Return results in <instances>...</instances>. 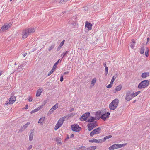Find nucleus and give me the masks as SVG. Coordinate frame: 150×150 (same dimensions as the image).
Segmentation results:
<instances>
[{"instance_id": "obj_15", "label": "nucleus", "mask_w": 150, "mask_h": 150, "mask_svg": "<svg viewBox=\"0 0 150 150\" xmlns=\"http://www.w3.org/2000/svg\"><path fill=\"white\" fill-rule=\"evenodd\" d=\"M110 115V113L109 112H107L106 113L102 115L100 118L103 120H105L106 118H108L109 115Z\"/></svg>"}, {"instance_id": "obj_10", "label": "nucleus", "mask_w": 150, "mask_h": 150, "mask_svg": "<svg viewBox=\"0 0 150 150\" xmlns=\"http://www.w3.org/2000/svg\"><path fill=\"white\" fill-rule=\"evenodd\" d=\"M58 108V104L56 103L53 106L48 112V114L50 115L53 113V111Z\"/></svg>"}, {"instance_id": "obj_54", "label": "nucleus", "mask_w": 150, "mask_h": 150, "mask_svg": "<svg viewBox=\"0 0 150 150\" xmlns=\"http://www.w3.org/2000/svg\"><path fill=\"white\" fill-rule=\"evenodd\" d=\"M28 108V105H26L25 106V109H27Z\"/></svg>"}, {"instance_id": "obj_23", "label": "nucleus", "mask_w": 150, "mask_h": 150, "mask_svg": "<svg viewBox=\"0 0 150 150\" xmlns=\"http://www.w3.org/2000/svg\"><path fill=\"white\" fill-rule=\"evenodd\" d=\"M95 120V118L93 117H91L88 119V121L90 123H91L93 122L94 121V120Z\"/></svg>"}, {"instance_id": "obj_32", "label": "nucleus", "mask_w": 150, "mask_h": 150, "mask_svg": "<svg viewBox=\"0 0 150 150\" xmlns=\"http://www.w3.org/2000/svg\"><path fill=\"white\" fill-rule=\"evenodd\" d=\"M104 65L105 68V74L106 75H107L108 73V69L107 67L106 66V64H104Z\"/></svg>"}, {"instance_id": "obj_48", "label": "nucleus", "mask_w": 150, "mask_h": 150, "mask_svg": "<svg viewBox=\"0 0 150 150\" xmlns=\"http://www.w3.org/2000/svg\"><path fill=\"white\" fill-rule=\"evenodd\" d=\"M32 98L31 97H29L28 98V100L29 102H31L32 101Z\"/></svg>"}, {"instance_id": "obj_59", "label": "nucleus", "mask_w": 150, "mask_h": 150, "mask_svg": "<svg viewBox=\"0 0 150 150\" xmlns=\"http://www.w3.org/2000/svg\"><path fill=\"white\" fill-rule=\"evenodd\" d=\"M68 0H62L61 1H64L65 2H66Z\"/></svg>"}, {"instance_id": "obj_42", "label": "nucleus", "mask_w": 150, "mask_h": 150, "mask_svg": "<svg viewBox=\"0 0 150 150\" xmlns=\"http://www.w3.org/2000/svg\"><path fill=\"white\" fill-rule=\"evenodd\" d=\"M38 111V110L37 109V108L33 110H32L31 112V114H32L33 113H35V112H37Z\"/></svg>"}, {"instance_id": "obj_27", "label": "nucleus", "mask_w": 150, "mask_h": 150, "mask_svg": "<svg viewBox=\"0 0 150 150\" xmlns=\"http://www.w3.org/2000/svg\"><path fill=\"white\" fill-rule=\"evenodd\" d=\"M69 52V51H67L66 52H63L61 55V56H62V59L63 58V57H64L65 56H67Z\"/></svg>"}, {"instance_id": "obj_38", "label": "nucleus", "mask_w": 150, "mask_h": 150, "mask_svg": "<svg viewBox=\"0 0 150 150\" xmlns=\"http://www.w3.org/2000/svg\"><path fill=\"white\" fill-rule=\"evenodd\" d=\"M103 142H104L103 139H100L97 140V143H101Z\"/></svg>"}, {"instance_id": "obj_40", "label": "nucleus", "mask_w": 150, "mask_h": 150, "mask_svg": "<svg viewBox=\"0 0 150 150\" xmlns=\"http://www.w3.org/2000/svg\"><path fill=\"white\" fill-rule=\"evenodd\" d=\"M60 60V59H59L58 61L54 64V67L56 68Z\"/></svg>"}, {"instance_id": "obj_50", "label": "nucleus", "mask_w": 150, "mask_h": 150, "mask_svg": "<svg viewBox=\"0 0 150 150\" xmlns=\"http://www.w3.org/2000/svg\"><path fill=\"white\" fill-rule=\"evenodd\" d=\"M63 76H62L61 77H60V81L61 82L63 80Z\"/></svg>"}, {"instance_id": "obj_4", "label": "nucleus", "mask_w": 150, "mask_h": 150, "mask_svg": "<svg viewBox=\"0 0 150 150\" xmlns=\"http://www.w3.org/2000/svg\"><path fill=\"white\" fill-rule=\"evenodd\" d=\"M126 145V144H114L110 146L109 147L108 149L110 150H113L115 149L124 146Z\"/></svg>"}, {"instance_id": "obj_9", "label": "nucleus", "mask_w": 150, "mask_h": 150, "mask_svg": "<svg viewBox=\"0 0 150 150\" xmlns=\"http://www.w3.org/2000/svg\"><path fill=\"white\" fill-rule=\"evenodd\" d=\"M71 129L73 131L79 132L81 129V128L78 125H74L71 126Z\"/></svg>"}, {"instance_id": "obj_57", "label": "nucleus", "mask_w": 150, "mask_h": 150, "mask_svg": "<svg viewBox=\"0 0 150 150\" xmlns=\"http://www.w3.org/2000/svg\"><path fill=\"white\" fill-rule=\"evenodd\" d=\"M73 115V114L72 113H71L70 115H68V117H69L70 116H71L72 115Z\"/></svg>"}, {"instance_id": "obj_12", "label": "nucleus", "mask_w": 150, "mask_h": 150, "mask_svg": "<svg viewBox=\"0 0 150 150\" xmlns=\"http://www.w3.org/2000/svg\"><path fill=\"white\" fill-rule=\"evenodd\" d=\"M16 100V97L14 96H11L9 99L8 103L9 104H13L14 102Z\"/></svg>"}, {"instance_id": "obj_28", "label": "nucleus", "mask_w": 150, "mask_h": 150, "mask_svg": "<svg viewBox=\"0 0 150 150\" xmlns=\"http://www.w3.org/2000/svg\"><path fill=\"white\" fill-rule=\"evenodd\" d=\"M144 46H142V47H141L140 48V53L141 54H142L144 53Z\"/></svg>"}, {"instance_id": "obj_11", "label": "nucleus", "mask_w": 150, "mask_h": 150, "mask_svg": "<svg viewBox=\"0 0 150 150\" xmlns=\"http://www.w3.org/2000/svg\"><path fill=\"white\" fill-rule=\"evenodd\" d=\"M90 113L89 112L83 114L80 118L81 121H86L87 118H88L90 115Z\"/></svg>"}, {"instance_id": "obj_18", "label": "nucleus", "mask_w": 150, "mask_h": 150, "mask_svg": "<svg viewBox=\"0 0 150 150\" xmlns=\"http://www.w3.org/2000/svg\"><path fill=\"white\" fill-rule=\"evenodd\" d=\"M34 135V130H30V133L29 136V140L30 141L32 140Z\"/></svg>"}, {"instance_id": "obj_53", "label": "nucleus", "mask_w": 150, "mask_h": 150, "mask_svg": "<svg viewBox=\"0 0 150 150\" xmlns=\"http://www.w3.org/2000/svg\"><path fill=\"white\" fill-rule=\"evenodd\" d=\"M132 43L135 44V41H134V40H132Z\"/></svg>"}, {"instance_id": "obj_6", "label": "nucleus", "mask_w": 150, "mask_h": 150, "mask_svg": "<svg viewBox=\"0 0 150 150\" xmlns=\"http://www.w3.org/2000/svg\"><path fill=\"white\" fill-rule=\"evenodd\" d=\"M97 125V124L96 123V122L89 123L88 125V129L89 131H90Z\"/></svg>"}, {"instance_id": "obj_56", "label": "nucleus", "mask_w": 150, "mask_h": 150, "mask_svg": "<svg viewBox=\"0 0 150 150\" xmlns=\"http://www.w3.org/2000/svg\"><path fill=\"white\" fill-rule=\"evenodd\" d=\"M27 53H24V54L23 55V56L24 57H25V56L26 55H27Z\"/></svg>"}, {"instance_id": "obj_8", "label": "nucleus", "mask_w": 150, "mask_h": 150, "mask_svg": "<svg viewBox=\"0 0 150 150\" xmlns=\"http://www.w3.org/2000/svg\"><path fill=\"white\" fill-rule=\"evenodd\" d=\"M12 25L11 23H6L1 27L0 31L1 32L7 30Z\"/></svg>"}, {"instance_id": "obj_58", "label": "nucleus", "mask_w": 150, "mask_h": 150, "mask_svg": "<svg viewBox=\"0 0 150 150\" xmlns=\"http://www.w3.org/2000/svg\"><path fill=\"white\" fill-rule=\"evenodd\" d=\"M69 138V137L67 136V137L65 138V140H67Z\"/></svg>"}, {"instance_id": "obj_33", "label": "nucleus", "mask_w": 150, "mask_h": 150, "mask_svg": "<svg viewBox=\"0 0 150 150\" xmlns=\"http://www.w3.org/2000/svg\"><path fill=\"white\" fill-rule=\"evenodd\" d=\"M64 40H63L60 43L58 47V48L60 49L62 47L64 43Z\"/></svg>"}, {"instance_id": "obj_51", "label": "nucleus", "mask_w": 150, "mask_h": 150, "mask_svg": "<svg viewBox=\"0 0 150 150\" xmlns=\"http://www.w3.org/2000/svg\"><path fill=\"white\" fill-rule=\"evenodd\" d=\"M86 150H92L91 149V146L90 147H88V148H86Z\"/></svg>"}, {"instance_id": "obj_49", "label": "nucleus", "mask_w": 150, "mask_h": 150, "mask_svg": "<svg viewBox=\"0 0 150 150\" xmlns=\"http://www.w3.org/2000/svg\"><path fill=\"white\" fill-rule=\"evenodd\" d=\"M53 72V70H51L48 74V76H50Z\"/></svg>"}, {"instance_id": "obj_7", "label": "nucleus", "mask_w": 150, "mask_h": 150, "mask_svg": "<svg viewBox=\"0 0 150 150\" xmlns=\"http://www.w3.org/2000/svg\"><path fill=\"white\" fill-rule=\"evenodd\" d=\"M133 98L132 92L131 91H128L126 93L125 99L127 101H129Z\"/></svg>"}, {"instance_id": "obj_14", "label": "nucleus", "mask_w": 150, "mask_h": 150, "mask_svg": "<svg viewBox=\"0 0 150 150\" xmlns=\"http://www.w3.org/2000/svg\"><path fill=\"white\" fill-rule=\"evenodd\" d=\"M30 122H28L26 124L23 125L21 127V128L19 130V132H22L30 124Z\"/></svg>"}, {"instance_id": "obj_34", "label": "nucleus", "mask_w": 150, "mask_h": 150, "mask_svg": "<svg viewBox=\"0 0 150 150\" xmlns=\"http://www.w3.org/2000/svg\"><path fill=\"white\" fill-rule=\"evenodd\" d=\"M55 45L52 44L48 48V50L49 51H51L53 49Z\"/></svg>"}, {"instance_id": "obj_16", "label": "nucleus", "mask_w": 150, "mask_h": 150, "mask_svg": "<svg viewBox=\"0 0 150 150\" xmlns=\"http://www.w3.org/2000/svg\"><path fill=\"white\" fill-rule=\"evenodd\" d=\"M66 117L64 116L60 118L58 121L57 123L59 124L61 126L63 123L64 121L65 120Z\"/></svg>"}, {"instance_id": "obj_64", "label": "nucleus", "mask_w": 150, "mask_h": 150, "mask_svg": "<svg viewBox=\"0 0 150 150\" xmlns=\"http://www.w3.org/2000/svg\"><path fill=\"white\" fill-rule=\"evenodd\" d=\"M68 72H65L64 74H67Z\"/></svg>"}, {"instance_id": "obj_62", "label": "nucleus", "mask_w": 150, "mask_h": 150, "mask_svg": "<svg viewBox=\"0 0 150 150\" xmlns=\"http://www.w3.org/2000/svg\"><path fill=\"white\" fill-rule=\"evenodd\" d=\"M1 74H2V72L1 71H0V76Z\"/></svg>"}, {"instance_id": "obj_35", "label": "nucleus", "mask_w": 150, "mask_h": 150, "mask_svg": "<svg viewBox=\"0 0 150 150\" xmlns=\"http://www.w3.org/2000/svg\"><path fill=\"white\" fill-rule=\"evenodd\" d=\"M46 103V102H44V104L43 105H42L41 106H39V107H38L37 109L38 111H39V110H40V109H41L42 108V107L44 105H45V104Z\"/></svg>"}, {"instance_id": "obj_55", "label": "nucleus", "mask_w": 150, "mask_h": 150, "mask_svg": "<svg viewBox=\"0 0 150 150\" xmlns=\"http://www.w3.org/2000/svg\"><path fill=\"white\" fill-rule=\"evenodd\" d=\"M150 39L149 38H147V42H148L149 40Z\"/></svg>"}, {"instance_id": "obj_60", "label": "nucleus", "mask_w": 150, "mask_h": 150, "mask_svg": "<svg viewBox=\"0 0 150 150\" xmlns=\"http://www.w3.org/2000/svg\"><path fill=\"white\" fill-rule=\"evenodd\" d=\"M74 135L73 134H72L71 136V137H74Z\"/></svg>"}, {"instance_id": "obj_46", "label": "nucleus", "mask_w": 150, "mask_h": 150, "mask_svg": "<svg viewBox=\"0 0 150 150\" xmlns=\"http://www.w3.org/2000/svg\"><path fill=\"white\" fill-rule=\"evenodd\" d=\"M27 62H22V64L21 65H22L23 66V65H25L27 64Z\"/></svg>"}, {"instance_id": "obj_45", "label": "nucleus", "mask_w": 150, "mask_h": 150, "mask_svg": "<svg viewBox=\"0 0 150 150\" xmlns=\"http://www.w3.org/2000/svg\"><path fill=\"white\" fill-rule=\"evenodd\" d=\"M56 141L57 142V143L59 144H60V145L62 144V143L61 142H59V141H58V138H56Z\"/></svg>"}, {"instance_id": "obj_2", "label": "nucleus", "mask_w": 150, "mask_h": 150, "mask_svg": "<svg viewBox=\"0 0 150 150\" xmlns=\"http://www.w3.org/2000/svg\"><path fill=\"white\" fill-rule=\"evenodd\" d=\"M119 103L117 99H115L113 100L109 105V108L110 110H114L117 107Z\"/></svg>"}, {"instance_id": "obj_43", "label": "nucleus", "mask_w": 150, "mask_h": 150, "mask_svg": "<svg viewBox=\"0 0 150 150\" xmlns=\"http://www.w3.org/2000/svg\"><path fill=\"white\" fill-rule=\"evenodd\" d=\"M92 150H95L96 149V146H91Z\"/></svg>"}, {"instance_id": "obj_5", "label": "nucleus", "mask_w": 150, "mask_h": 150, "mask_svg": "<svg viewBox=\"0 0 150 150\" xmlns=\"http://www.w3.org/2000/svg\"><path fill=\"white\" fill-rule=\"evenodd\" d=\"M101 130V128L100 127H99L97 128L94 129L90 133V136L93 137L95 134H99Z\"/></svg>"}, {"instance_id": "obj_20", "label": "nucleus", "mask_w": 150, "mask_h": 150, "mask_svg": "<svg viewBox=\"0 0 150 150\" xmlns=\"http://www.w3.org/2000/svg\"><path fill=\"white\" fill-rule=\"evenodd\" d=\"M149 75V73L148 72H144L143 73L141 77L143 78H145L148 76Z\"/></svg>"}, {"instance_id": "obj_31", "label": "nucleus", "mask_w": 150, "mask_h": 150, "mask_svg": "<svg viewBox=\"0 0 150 150\" xmlns=\"http://www.w3.org/2000/svg\"><path fill=\"white\" fill-rule=\"evenodd\" d=\"M140 91H137L136 92H135L134 93L132 92V95L133 96V98L136 96L137 95H138L140 93Z\"/></svg>"}, {"instance_id": "obj_30", "label": "nucleus", "mask_w": 150, "mask_h": 150, "mask_svg": "<svg viewBox=\"0 0 150 150\" xmlns=\"http://www.w3.org/2000/svg\"><path fill=\"white\" fill-rule=\"evenodd\" d=\"M112 137V136L111 135H108L105 137L103 139L104 142H105L107 139L110 138Z\"/></svg>"}, {"instance_id": "obj_19", "label": "nucleus", "mask_w": 150, "mask_h": 150, "mask_svg": "<svg viewBox=\"0 0 150 150\" xmlns=\"http://www.w3.org/2000/svg\"><path fill=\"white\" fill-rule=\"evenodd\" d=\"M22 67L23 66L22 65H20L18 66V68L16 69L15 71H16V72H20L22 71L23 70Z\"/></svg>"}, {"instance_id": "obj_25", "label": "nucleus", "mask_w": 150, "mask_h": 150, "mask_svg": "<svg viewBox=\"0 0 150 150\" xmlns=\"http://www.w3.org/2000/svg\"><path fill=\"white\" fill-rule=\"evenodd\" d=\"M61 126V125L57 123L54 127V130L56 131Z\"/></svg>"}, {"instance_id": "obj_29", "label": "nucleus", "mask_w": 150, "mask_h": 150, "mask_svg": "<svg viewBox=\"0 0 150 150\" xmlns=\"http://www.w3.org/2000/svg\"><path fill=\"white\" fill-rule=\"evenodd\" d=\"M96 80V79L95 78H94L91 81V84L92 86H93L94 85Z\"/></svg>"}, {"instance_id": "obj_22", "label": "nucleus", "mask_w": 150, "mask_h": 150, "mask_svg": "<svg viewBox=\"0 0 150 150\" xmlns=\"http://www.w3.org/2000/svg\"><path fill=\"white\" fill-rule=\"evenodd\" d=\"M45 119V117L40 118L38 122V123L41 124V125H42V123L44 121Z\"/></svg>"}, {"instance_id": "obj_1", "label": "nucleus", "mask_w": 150, "mask_h": 150, "mask_svg": "<svg viewBox=\"0 0 150 150\" xmlns=\"http://www.w3.org/2000/svg\"><path fill=\"white\" fill-rule=\"evenodd\" d=\"M35 31L34 28H31L23 30L22 33V37L23 39H25L30 34L33 33Z\"/></svg>"}, {"instance_id": "obj_13", "label": "nucleus", "mask_w": 150, "mask_h": 150, "mask_svg": "<svg viewBox=\"0 0 150 150\" xmlns=\"http://www.w3.org/2000/svg\"><path fill=\"white\" fill-rule=\"evenodd\" d=\"M92 25L88 21H86L85 23V27L87 28V30H90L92 29Z\"/></svg>"}, {"instance_id": "obj_39", "label": "nucleus", "mask_w": 150, "mask_h": 150, "mask_svg": "<svg viewBox=\"0 0 150 150\" xmlns=\"http://www.w3.org/2000/svg\"><path fill=\"white\" fill-rule=\"evenodd\" d=\"M149 52V49L148 48H147L146 50V51L145 52V55L146 57L148 56V52Z\"/></svg>"}, {"instance_id": "obj_24", "label": "nucleus", "mask_w": 150, "mask_h": 150, "mask_svg": "<svg viewBox=\"0 0 150 150\" xmlns=\"http://www.w3.org/2000/svg\"><path fill=\"white\" fill-rule=\"evenodd\" d=\"M122 86L121 85H119L117 86L115 89L116 91H118L122 88Z\"/></svg>"}, {"instance_id": "obj_63", "label": "nucleus", "mask_w": 150, "mask_h": 150, "mask_svg": "<svg viewBox=\"0 0 150 150\" xmlns=\"http://www.w3.org/2000/svg\"><path fill=\"white\" fill-rule=\"evenodd\" d=\"M8 104V103H5V104H6V105H7Z\"/></svg>"}, {"instance_id": "obj_36", "label": "nucleus", "mask_w": 150, "mask_h": 150, "mask_svg": "<svg viewBox=\"0 0 150 150\" xmlns=\"http://www.w3.org/2000/svg\"><path fill=\"white\" fill-rule=\"evenodd\" d=\"M97 139H93L89 140V142L91 143H97Z\"/></svg>"}, {"instance_id": "obj_41", "label": "nucleus", "mask_w": 150, "mask_h": 150, "mask_svg": "<svg viewBox=\"0 0 150 150\" xmlns=\"http://www.w3.org/2000/svg\"><path fill=\"white\" fill-rule=\"evenodd\" d=\"M113 84L110 83L106 87L107 88H110L112 86Z\"/></svg>"}, {"instance_id": "obj_52", "label": "nucleus", "mask_w": 150, "mask_h": 150, "mask_svg": "<svg viewBox=\"0 0 150 150\" xmlns=\"http://www.w3.org/2000/svg\"><path fill=\"white\" fill-rule=\"evenodd\" d=\"M56 68H54V67H53V68L51 70H53V72L55 71V69Z\"/></svg>"}, {"instance_id": "obj_3", "label": "nucleus", "mask_w": 150, "mask_h": 150, "mask_svg": "<svg viewBox=\"0 0 150 150\" xmlns=\"http://www.w3.org/2000/svg\"><path fill=\"white\" fill-rule=\"evenodd\" d=\"M149 83V81L145 80L141 82L138 86V88L139 89L144 88L147 87Z\"/></svg>"}, {"instance_id": "obj_37", "label": "nucleus", "mask_w": 150, "mask_h": 150, "mask_svg": "<svg viewBox=\"0 0 150 150\" xmlns=\"http://www.w3.org/2000/svg\"><path fill=\"white\" fill-rule=\"evenodd\" d=\"M86 149L85 147L83 146H81L80 147H79L78 149V150H85Z\"/></svg>"}, {"instance_id": "obj_17", "label": "nucleus", "mask_w": 150, "mask_h": 150, "mask_svg": "<svg viewBox=\"0 0 150 150\" xmlns=\"http://www.w3.org/2000/svg\"><path fill=\"white\" fill-rule=\"evenodd\" d=\"M101 113V112L100 111H98L96 112L95 114V120H98L100 118L101 116L100 115Z\"/></svg>"}, {"instance_id": "obj_21", "label": "nucleus", "mask_w": 150, "mask_h": 150, "mask_svg": "<svg viewBox=\"0 0 150 150\" xmlns=\"http://www.w3.org/2000/svg\"><path fill=\"white\" fill-rule=\"evenodd\" d=\"M42 89H39L37 91L36 96L37 97L39 96L40 95L42 92Z\"/></svg>"}, {"instance_id": "obj_26", "label": "nucleus", "mask_w": 150, "mask_h": 150, "mask_svg": "<svg viewBox=\"0 0 150 150\" xmlns=\"http://www.w3.org/2000/svg\"><path fill=\"white\" fill-rule=\"evenodd\" d=\"M117 74H116V75H114L113 76V77L112 78V79L110 83L113 84V82H114L115 79L117 78Z\"/></svg>"}, {"instance_id": "obj_47", "label": "nucleus", "mask_w": 150, "mask_h": 150, "mask_svg": "<svg viewBox=\"0 0 150 150\" xmlns=\"http://www.w3.org/2000/svg\"><path fill=\"white\" fill-rule=\"evenodd\" d=\"M32 148V145H30L27 148V150H30Z\"/></svg>"}, {"instance_id": "obj_61", "label": "nucleus", "mask_w": 150, "mask_h": 150, "mask_svg": "<svg viewBox=\"0 0 150 150\" xmlns=\"http://www.w3.org/2000/svg\"><path fill=\"white\" fill-rule=\"evenodd\" d=\"M74 110V109L72 108V109H71L70 110V112H71V111H73V110Z\"/></svg>"}, {"instance_id": "obj_44", "label": "nucleus", "mask_w": 150, "mask_h": 150, "mask_svg": "<svg viewBox=\"0 0 150 150\" xmlns=\"http://www.w3.org/2000/svg\"><path fill=\"white\" fill-rule=\"evenodd\" d=\"M130 47L132 49H133L134 47V44L131 43L130 44Z\"/></svg>"}]
</instances>
